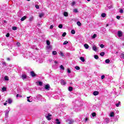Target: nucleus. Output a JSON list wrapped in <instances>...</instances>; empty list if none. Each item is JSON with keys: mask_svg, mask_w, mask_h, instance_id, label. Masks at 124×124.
Instances as JSON below:
<instances>
[{"mask_svg": "<svg viewBox=\"0 0 124 124\" xmlns=\"http://www.w3.org/2000/svg\"><path fill=\"white\" fill-rule=\"evenodd\" d=\"M10 111V109H7L6 110H5V115L6 118H8V114H9Z\"/></svg>", "mask_w": 124, "mask_h": 124, "instance_id": "nucleus-1", "label": "nucleus"}, {"mask_svg": "<svg viewBox=\"0 0 124 124\" xmlns=\"http://www.w3.org/2000/svg\"><path fill=\"white\" fill-rule=\"evenodd\" d=\"M51 116H52V115L50 114V113H48L47 115H46V118L47 120H48V121H50L51 120Z\"/></svg>", "mask_w": 124, "mask_h": 124, "instance_id": "nucleus-2", "label": "nucleus"}, {"mask_svg": "<svg viewBox=\"0 0 124 124\" xmlns=\"http://www.w3.org/2000/svg\"><path fill=\"white\" fill-rule=\"evenodd\" d=\"M61 84L62 86H64L65 85V84H66V81H64V80H63V79H61Z\"/></svg>", "mask_w": 124, "mask_h": 124, "instance_id": "nucleus-3", "label": "nucleus"}, {"mask_svg": "<svg viewBox=\"0 0 124 124\" xmlns=\"http://www.w3.org/2000/svg\"><path fill=\"white\" fill-rule=\"evenodd\" d=\"M117 34L119 37H122V36H123V32L121 31H118Z\"/></svg>", "mask_w": 124, "mask_h": 124, "instance_id": "nucleus-4", "label": "nucleus"}, {"mask_svg": "<svg viewBox=\"0 0 124 124\" xmlns=\"http://www.w3.org/2000/svg\"><path fill=\"white\" fill-rule=\"evenodd\" d=\"M67 122H68L69 124H72L74 123V121L73 120H67Z\"/></svg>", "mask_w": 124, "mask_h": 124, "instance_id": "nucleus-5", "label": "nucleus"}, {"mask_svg": "<svg viewBox=\"0 0 124 124\" xmlns=\"http://www.w3.org/2000/svg\"><path fill=\"white\" fill-rule=\"evenodd\" d=\"M45 89L47 91H49L50 90V85L49 84H47L45 86Z\"/></svg>", "mask_w": 124, "mask_h": 124, "instance_id": "nucleus-6", "label": "nucleus"}, {"mask_svg": "<svg viewBox=\"0 0 124 124\" xmlns=\"http://www.w3.org/2000/svg\"><path fill=\"white\" fill-rule=\"evenodd\" d=\"M93 51H95V52H96L97 51V47H96V46H93Z\"/></svg>", "mask_w": 124, "mask_h": 124, "instance_id": "nucleus-7", "label": "nucleus"}, {"mask_svg": "<svg viewBox=\"0 0 124 124\" xmlns=\"http://www.w3.org/2000/svg\"><path fill=\"white\" fill-rule=\"evenodd\" d=\"M99 93L98 91H95L93 93V95H98Z\"/></svg>", "mask_w": 124, "mask_h": 124, "instance_id": "nucleus-8", "label": "nucleus"}, {"mask_svg": "<svg viewBox=\"0 0 124 124\" xmlns=\"http://www.w3.org/2000/svg\"><path fill=\"white\" fill-rule=\"evenodd\" d=\"M33 21V16H31L29 18V22H32Z\"/></svg>", "mask_w": 124, "mask_h": 124, "instance_id": "nucleus-9", "label": "nucleus"}, {"mask_svg": "<svg viewBox=\"0 0 124 124\" xmlns=\"http://www.w3.org/2000/svg\"><path fill=\"white\" fill-rule=\"evenodd\" d=\"M26 19H27V16H24L21 18V21H25V20H26Z\"/></svg>", "mask_w": 124, "mask_h": 124, "instance_id": "nucleus-10", "label": "nucleus"}, {"mask_svg": "<svg viewBox=\"0 0 124 124\" xmlns=\"http://www.w3.org/2000/svg\"><path fill=\"white\" fill-rule=\"evenodd\" d=\"M68 91L69 92H72V91H73V87L71 86L69 87Z\"/></svg>", "mask_w": 124, "mask_h": 124, "instance_id": "nucleus-11", "label": "nucleus"}, {"mask_svg": "<svg viewBox=\"0 0 124 124\" xmlns=\"http://www.w3.org/2000/svg\"><path fill=\"white\" fill-rule=\"evenodd\" d=\"M31 75L32 76V77H34L35 76V73L34 72L31 71Z\"/></svg>", "mask_w": 124, "mask_h": 124, "instance_id": "nucleus-12", "label": "nucleus"}, {"mask_svg": "<svg viewBox=\"0 0 124 124\" xmlns=\"http://www.w3.org/2000/svg\"><path fill=\"white\" fill-rule=\"evenodd\" d=\"M63 16L65 17H68V13L66 12H64V13H63Z\"/></svg>", "mask_w": 124, "mask_h": 124, "instance_id": "nucleus-13", "label": "nucleus"}, {"mask_svg": "<svg viewBox=\"0 0 124 124\" xmlns=\"http://www.w3.org/2000/svg\"><path fill=\"white\" fill-rule=\"evenodd\" d=\"M80 60L82 62H85V58L83 57H80Z\"/></svg>", "mask_w": 124, "mask_h": 124, "instance_id": "nucleus-14", "label": "nucleus"}, {"mask_svg": "<svg viewBox=\"0 0 124 124\" xmlns=\"http://www.w3.org/2000/svg\"><path fill=\"white\" fill-rule=\"evenodd\" d=\"M36 98H37V99H40V98H42V96L40 94H38L36 96Z\"/></svg>", "mask_w": 124, "mask_h": 124, "instance_id": "nucleus-15", "label": "nucleus"}, {"mask_svg": "<svg viewBox=\"0 0 124 124\" xmlns=\"http://www.w3.org/2000/svg\"><path fill=\"white\" fill-rule=\"evenodd\" d=\"M84 46L85 49H89V45L88 44H84Z\"/></svg>", "mask_w": 124, "mask_h": 124, "instance_id": "nucleus-16", "label": "nucleus"}, {"mask_svg": "<svg viewBox=\"0 0 124 124\" xmlns=\"http://www.w3.org/2000/svg\"><path fill=\"white\" fill-rule=\"evenodd\" d=\"M115 116V114H114V112H111L110 113V117H114Z\"/></svg>", "mask_w": 124, "mask_h": 124, "instance_id": "nucleus-17", "label": "nucleus"}, {"mask_svg": "<svg viewBox=\"0 0 124 124\" xmlns=\"http://www.w3.org/2000/svg\"><path fill=\"white\" fill-rule=\"evenodd\" d=\"M8 102L9 104H11L12 103V99H8Z\"/></svg>", "mask_w": 124, "mask_h": 124, "instance_id": "nucleus-18", "label": "nucleus"}, {"mask_svg": "<svg viewBox=\"0 0 124 124\" xmlns=\"http://www.w3.org/2000/svg\"><path fill=\"white\" fill-rule=\"evenodd\" d=\"M43 16H44V13H42L39 14L40 18H42V17H43Z\"/></svg>", "mask_w": 124, "mask_h": 124, "instance_id": "nucleus-19", "label": "nucleus"}, {"mask_svg": "<svg viewBox=\"0 0 124 124\" xmlns=\"http://www.w3.org/2000/svg\"><path fill=\"white\" fill-rule=\"evenodd\" d=\"M47 49H49L50 50H52V46L50 45H47L46 46Z\"/></svg>", "mask_w": 124, "mask_h": 124, "instance_id": "nucleus-20", "label": "nucleus"}, {"mask_svg": "<svg viewBox=\"0 0 124 124\" xmlns=\"http://www.w3.org/2000/svg\"><path fill=\"white\" fill-rule=\"evenodd\" d=\"M22 78L23 79H26V78H27V75H22Z\"/></svg>", "mask_w": 124, "mask_h": 124, "instance_id": "nucleus-21", "label": "nucleus"}, {"mask_svg": "<svg viewBox=\"0 0 124 124\" xmlns=\"http://www.w3.org/2000/svg\"><path fill=\"white\" fill-rule=\"evenodd\" d=\"M4 80H5V81H8L9 80V78H8V77L5 76L4 77Z\"/></svg>", "mask_w": 124, "mask_h": 124, "instance_id": "nucleus-22", "label": "nucleus"}, {"mask_svg": "<svg viewBox=\"0 0 124 124\" xmlns=\"http://www.w3.org/2000/svg\"><path fill=\"white\" fill-rule=\"evenodd\" d=\"M105 55V53L104 52H102L100 53V55L101 56V57H103Z\"/></svg>", "mask_w": 124, "mask_h": 124, "instance_id": "nucleus-23", "label": "nucleus"}, {"mask_svg": "<svg viewBox=\"0 0 124 124\" xmlns=\"http://www.w3.org/2000/svg\"><path fill=\"white\" fill-rule=\"evenodd\" d=\"M115 105L116 107H119L120 105H121V102H118V103L116 104Z\"/></svg>", "mask_w": 124, "mask_h": 124, "instance_id": "nucleus-24", "label": "nucleus"}, {"mask_svg": "<svg viewBox=\"0 0 124 124\" xmlns=\"http://www.w3.org/2000/svg\"><path fill=\"white\" fill-rule=\"evenodd\" d=\"M77 24L78 26H79V27H80V26L82 25V24H81V22H80V21H78Z\"/></svg>", "mask_w": 124, "mask_h": 124, "instance_id": "nucleus-25", "label": "nucleus"}, {"mask_svg": "<svg viewBox=\"0 0 124 124\" xmlns=\"http://www.w3.org/2000/svg\"><path fill=\"white\" fill-rule=\"evenodd\" d=\"M56 124H61V122L59 121V119H56Z\"/></svg>", "mask_w": 124, "mask_h": 124, "instance_id": "nucleus-26", "label": "nucleus"}, {"mask_svg": "<svg viewBox=\"0 0 124 124\" xmlns=\"http://www.w3.org/2000/svg\"><path fill=\"white\" fill-rule=\"evenodd\" d=\"M101 16L103 18H105V17H106V14L105 13H102Z\"/></svg>", "mask_w": 124, "mask_h": 124, "instance_id": "nucleus-27", "label": "nucleus"}, {"mask_svg": "<svg viewBox=\"0 0 124 124\" xmlns=\"http://www.w3.org/2000/svg\"><path fill=\"white\" fill-rule=\"evenodd\" d=\"M105 62H106V63H109V62H110V60H109V59L106 60Z\"/></svg>", "mask_w": 124, "mask_h": 124, "instance_id": "nucleus-28", "label": "nucleus"}, {"mask_svg": "<svg viewBox=\"0 0 124 124\" xmlns=\"http://www.w3.org/2000/svg\"><path fill=\"white\" fill-rule=\"evenodd\" d=\"M75 69H76L77 70H80V67L78 66H76L75 67Z\"/></svg>", "mask_w": 124, "mask_h": 124, "instance_id": "nucleus-29", "label": "nucleus"}, {"mask_svg": "<svg viewBox=\"0 0 124 124\" xmlns=\"http://www.w3.org/2000/svg\"><path fill=\"white\" fill-rule=\"evenodd\" d=\"M71 33H72V34H75V30H72L71 31Z\"/></svg>", "mask_w": 124, "mask_h": 124, "instance_id": "nucleus-30", "label": "nucleus"}, {"mask_svg": "<svg viewBox=\"0 0 124 124\" xmlns=\"http://www.w3.org/2000/svg\"><path fill=\"white\" fill-rule=\"evenodd\" d=\"M60 69H62V70H64V67H63V66H62V65H61L60 66Z\"/></svg>", "mask_w": 124, "mask_h": 124, "instance_id": "nucleus-31", "label": "nucleus"}, {"mask_svg": "<svg viewBox=\"0 0 124 124\" xmlns=\"http://www.w3.org/2000/svg\"><path fill=\"white\" fill-rule=\"evenodd\" d=\"M121 59H124V53H122L120 56Z\"/></svg>", "mask_w": 124, "mask_h": 124, "instance_id": "nucleus-32", "label": "nucleus"}, {"mask_svg": "<svg viewBox=\"0 0 124 124\" xmlns=\"http://www.w3.org/2000/svg\"><path fill=\"white\" fill-rule=\"evenodd\" d=\"M68 42L67 41H65L63 42V45H66V44H68Z\"/></svg>", "mask_w": 124, "mask_h": 124, "instance_id": "nucleus-33", "label": "nucleus"}, {"mask_svg": "<svg viewBox=\"0 0 124 124\" xmlns=\"http://www.w3.org/2000/svg\"><path fill=\"white\" fill-rule=\"evenodd\" d=\"M94 59H95V60H98V59H99L98 56H97V55H94Z\"/></svg>", "mask_w": 124, "mask_h": 124, "instance_id": "nucleus-34", "label": "nucleus"}, {"mask_svg": "<svg viewBox=\"0 0 124 124\" xmlns=\"http://www.w3.org/2000/svg\"><path fill=\"white\" fill-rule=\"evenodd\" d=\"M73 12H74L75 13H77L78 12V10H77V9H75L73 10Z\"/></svg>", "mask_w": 124, "mask_h": 124, "instance_id": "nucleus-35", "label": "nucleus"}, {"mask_svg": "<svg viewBox=\"0 0 124 124\" xmlns=\"http://www.w3.org/2000/svg\"><path fill=\"white\" fill-rule=\"evenodd\" d=\"M95 37H96V34H94L92 36V38H93V39H94V38H95Z\"/></svg>", "mask_w": 124, "mask_h": 124, "instance_id": "nucleus-36", "label": "nucleus"}, {"mask_svg": "<svg viewBox=\"0 0 124 124\" xmlns=\"http://www.w3.org/2000/svg\"><path fill=\"white\" fill-rule=\"evenodd\" d=\"M57 51H52L53 55H57Z\"/></svg>", "mask_w": 124, "mask_h": 124, "instance_id": "nucleus-37", "label": "nucleus"}, {"mask_svg": "<svg viewBox=\"0 0 124 124\" xmlns=\"http://www.w3.org/2000/svg\"><path fill=\"white\" fill-rule=\"evenodd\" d=\"M58 28H59V29H62V24H60L58 26Z\"/></svg>", "mask_w": 124, "mask_h": 124, "instance_id": "nucleus-38", "label": "nucleus"}, {"mask_svg": "<svg viewBox=\"0 0 124 124\" xmlns=\"http://www.w3.org/2000/svg\"><path fill=\"white\" fill-rule=\"evenodd\" d=\"M2 90L3 92H6V88H5V87H3V88H2Z\"/></svg>", "mask_w": 124, "mask_h": 124, "instance_id": "nucleus-39", "label": "nucleus"}, {"mask_svg": "<svg viewBox=\"0 0 124 124\" xmlns=\"http://www.w3.org/2000/svg\"><path fill=\"white\" fill-rule=\"evenodd\" d=\"M95 116H96V113H95V112H93L92 113V117H95Z\"/></svg>", "mask_w": 124, "mask_h": 124, "instance_id": "nucleus-40", "label": "nucleus"}, {"mask_svg": "<svg viewBox=\"0 0 124 124\" xmlns=\"http://www.w3.org/2000/svg\"><path fill=\"white\" fill-rule=\"evenodd\" d=\"M12 30H13V31H16L17 30V27H13L12 28Z\"/></svg>", "mask_w": 124, "mask_h": 124, "instance_id": "nucleus-41", "label": "nucleus"}, {"mask_svg": "<svg viewBox=\"0 0 124 124\" xmlns=\"http://www.w3.org/2000/svg\"><path fill=\"white\" fill-rule=\"evenodd\" d=\"M65 35H66V32H64V33H63L62 34V36L63 37H64V36H65Z\"/></svg>", "mask_w": 124, "mask_h": 124, "instance_id": "nucleus-42", "label": "nucleus"}, {"mask_svg": "<svg viewBox=\"0 0 124 124\" xmlns=\"http://www.w3.org/2000/svg\"><path fill=\"white\" fill-rule=\"evenodd\" d=\"M46 44H47V46L50 45V41L47 40L46 41Z\"/></svg>", "mask_w": 124, "mask_h": 124, "instance_id": "nucleus-43", "label": "nucleus"}, {"mask_svg": "<svg viewBox=\"0 0 124 124\" xmlns=\"http://www.w3.org/2000/svg\"><path fill=\"white\" fill-rule=\"evenodd\" d=\"M16 45H17V46H18L19 47V46H21V44L19 42H17L16 43Z\"/></svg>", "mask_w": 124, "mask_h": 124, "instance_id": "nucleus-44", "label": "nucleus"}, {"mask_svg": "<svg viewBox=\"0 0 124 124\" xmlns=\"http://www.w3.org/2000/svg\"><path fill=\"white\" fill-rule=\"evenodd\" d=\"M16 97H22V95H20L19 94H16Z\"/></svg>", "mask_w": 124, "mask_h": 124, "instance_id": "nucleus-45", "label": "nucleus"}, {"mask_svg": "<svg viewBox=\"0 0 124 124\" xmlns=\"http://www.w3.org/2000/svg\"><path fill=\"white\" fill-rule=\"evenodd\" d=\"M60 55L61 56H62V57H63L64 55H63V53H62V52L60 51Z\"/></svg>", "mask_w": 124, "mask_h": 124, "instance_id": "nucleus-46", "label": "nucleus"}, {"mask_svg": "<svg viewBox=\"0 0 124 124\" xmlns=\"http://www.w3.org/2000/svg\"><path fill=\"white\" fill-rule=\"evenodd\" d=\"M10 35V34H9V33H7L6 34V37H9Z\"/></svg>", "mask_w": 124, "mask_h": 124, "instance_id": "nucleus-47", "label": "nucleus"}, {"mask_svg": "<svg viewBox=\"0 0 124 124\" xmlns=\"http://www.w3.org/2000/svg\"><path fill=\"white\" fill-rule=\"evenodd\" d=\"M105 78V76L102 75V76H101V79H102V80H103V79H104Z\"/></svg>", "mask_w": 124, "mask_h": 124, "instance_id": "nucleus-48", "label": "nucleus"}, {"mask_svg": "<svg viewBox=\"0 0 124 124\" xmlns=\"http://www.w3.org/2000/svg\"><path fill=\"white\" fill-rule=\"evenodd\" d=\"M43 83L41 81L39 82V86H42Z\"/></svg>", "mask_w": 124, "mask_h": 124, "instance_id": "nucleus-49", "label": "nucleus"}, {"mask_svg": "<svg viewBox=\"0 0 124 124\" xmlns=\"http://www.w3.org/2000/svg\"><path fill=\"white\" fill-rule=\"evenodd\" d=\"M120 13H124V10L123 9H121L120 10Z\"/></svg>", "mask_w": 124, "mask_h": 124, "instance_id": "nucleus-50", "label": "nucleus"}, {"mask_svg": "<svg viewBox=\"0 0 124 124\" xmlns=\"http://www.w3.org/2000/svg\"><path fill=\"white\" fill-rule=\"evenodd\" d=\"M53 28H54V25H51L50 27V30H52V29H53Z\"/></svg>", "mask_w": 124, "mask_h": 124, "instance_id": "nucleus-51", "label": "nucleus"}, {"mask_svg": "<svg viewBox=\"0 0 124 124\" xmlns=\"http://www.w3.org/2000/svg\"><path fill=\"white\" fill-rule=\"evenodd\" d=\"M100 47H101V48H104V46L103 45V44H101L100 46Z\"/></svg>", "mask_w": 124, "mask_h": 124, "instance_id": "nucleus-52", "label": "nucleus"}, {"mask_svg": "<svg viewBox=\"0 0 124 124\" xmlns=\"http://www.w3.org/2000/svg\"><path fill=\"white\" fill-rule=\"evenodd\" d=\"M67 72L68 73H71V71H70V70L69 69H67Z\"/></svg>", "mask_w": 124, "mask_h": 124, "instance_id": "nucleus-53", "label": "nucleus"}, {"mask_svg": "<svg viewBox=\"0 0 124 124\" xmlns=\"http://www.w3.org/2000/svg\"><path fill=\"white\" fill-rule=\"evenodd\" d=\"M116 18H117V19H118V20H119V19H120V18H121V16H116Z\"/></svg>", "mask_w": 124, "mask_h": 124, "instance_id": "nucleus-54", "label": "nucleus"}, {"mask_svg": "<svg viewBox=\"0 0 124 124\" xmlns=\"http://www.w3.org/2000/svg\"><path fill=\"white\" fill-rule=\"evenodd\" d=\"M75 5V2L73 1L72 3V6H73Z\"/></svg>", "mask_w": 124, "mask_h": 124, "instance_id": "nucleus-55", "label": "nucleus"}, {"mask_svg": "<svg viewBox=\"0 0 124 124\" xmlns=\"http://www.w3.org/2000/svg\"><path fill=\"white\" fill-rule=\"evenodd\" d=\"M106 120L107 121V123H109L110 122V121L109 120V118H107Z\"/></svg>", "mask_w": 124, "mask_h": 124, "instance_id": "nucleus-56", "label": "nucleus"}, {"mask_svg": "<svg viewBox=\"0 0 124 124\" xmlns=\"http://www.w3.org/2000/svg\"><path fill=\"white\" fill-rule=\"evenodd\" d=\"M27 101H28V102H31L32 101V100L31 101V100H30L29 99H27Z\"/></svg>", "mask_w": 124, "mask_h": 124, "instance_id": "nucleus-57", "label": "nucleus"}, {"mask_svg": "<svg viewBox=\"0 0 124 124\" xmlns=\"http://www.w3.org/2000/svg\"><path fill=\"white\" fill-rule=\"evenodd\" d=\"M112 7H113L112 5H110L108 7L109 9H111V8H112Z\"/></svg>", "mask_w": 124, "mask_h": 124, "instance_id": "nucleus-58", "label": "nucleus"}, {"mask_svg": "<svg viewBox=\"0 0 124 124\" xmlns=\"http://www.w3.org/2000/svg\"><path fill=\"white\" fill-rule=\"evenodd\" d=\"M35 7H36V8H37V9H38V8H39V6L38 5H36Z\"/></svg>", "mask_w": 124, "mask_h": 124, "instance_id": "nucleus-59", "label": "nucleus"}, {"mask_svg": "<svg viewBox=\"0 0 124 124\" xmlns=\"http://www.w3.org/2000/svg\"><path fill=\"white\" fill-rule=\"evenodd\" d=\"M85 123H86V122H88V118H85Z\"/></svg>", "mask_w": 124, "mask_h": 124, "instance_id": "nucleus-60", "label": "nucleus"}, {"mask_svg": "<svg viewBox=\"0 0 124 124\" xmlns=\"http://www.w3.org/2000/svg\"><path fill=\"white\" fill-rule=\"evenodd\" d=\"M54 63H56V64H57L58 63V62L57 61H54Z\"/></svg>", "mask_w": 124, "mask_h": 124, "instance_id": "nucleus-61", "label": "nucleus"}, {"mask_svg": "<svg viewBox=\"0 0 124 124\" xmlns=\"http://www.w3.org/2000/svg\"><path fill=\"white\" fill-rule=\"evenodd\" d=\"M7 61H10V58H8L7 59Z\"/></svg>", "mask_w": 124, "mask_h": 124, "instance_id": "nucleus-62", "label": "nucleus"}, {"mask_svg": "<svg viewBox=\"0 0 124 124\" xmlns=\"http://www.w3.org/2000/svg\"><path fill=\"white\" fill-rule=\"evenodd\" d=\"M7 103H4V105H5V106L7 105Z\"/></svg>", "mask_w": 124, "mask_h": 124, "instance_id": "nucleus-63", "label": "nucleus"}, {"mask_svg": "<svg viewBox=\"0 0 124 124\" xmlns=\"http://www.w3.org/2000/svg\"><path fill=\"white\" fill-rule=\"evenodd\" d=\"M109 26V24H107L106 27H108Z\"/></svg>", "mask_w": 124, "mask_h": 124, "instance_id": "nucleus-64", "label": "nucleus"}]
</instances>
